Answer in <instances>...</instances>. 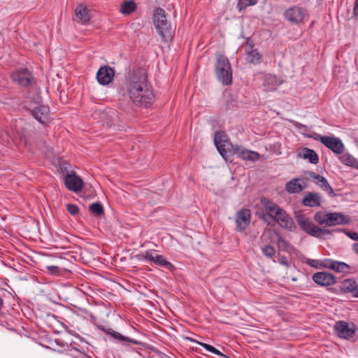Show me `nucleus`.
Returning <instances> with one entry per match:
<instances>
[{
	"instance_id": "obj_1",
	"label": "nucleus",
	"mask_w": 358,
	"mask_h": 358,
	"mask_svg": "<svg viewBox=\"0 0 358 358\" xmlns=\"http://www.w3.org/2000/svg\"><path fill=\"white\" fill-rule=\"evenodd\" d=\"M126 89L131 102L141 108H150L155 96L146 71L141 67L133 68L126 78Z\"/></svg>"
},
{
	"instance_id": "obj_2",
	"label": "nucleus",
	"mask_w": 358,
	"mask_h": 358,
	"mask_svg": "<svg viewBox=\"0 0 358 358\" xmlns=\"http://www.w3.org/2000/svg\"><path fill=\"white\" fill-rule=\"evenodd\" d=\"M222 134V131L216 132L214 141L218 152L226 161L234 155L243 160L252 162L259 159L260 155L257 152L248 150L241 145H234L230 141L222 139L224 137Z\"/></svg>"
},
{
	"instance_id": "obj_3",
	"label": "nucleus",
	"mask_w": 358,
	"mask_h": 358,
	"mask_svg": "<svg viewBox=\"0 0 358 358\" xmlns=\"http://www.w3.org/2000/svg\"><path fill=\"white\" fill-rule=\"evenodd\" d=\"M296 220L301 230L306 234L318 238L324 239L327 236H331L333 232L342 231L338 229L329 230L327 229L320 228L315 225L303 214L296 215Z\"/></svg>"
},
{
	"instance_id": "obj_4",
	"label": "nucleus",
	"mask_w": 358,
	"mask_h": 358,
	"mask_svg": "<svg viewBox=\"0 0 358 358\" xmlns=\"http://www.w3.org/2000/svg\"><path fill=\"white\" fill-rule=\"evenodd\" d=\"M215 71L217 80L224 85H230L232 83V69L228 58L218 54L215 65Z\"/></svg>"
},
{
	"instance_id": "obj_5",
	"label": "nucleus",
	"mask_w": 358,
	"mask_h": 358,
	"mask_svg": "<svg viewBox=\"0 0 358 358\" xmlns=\"http://www.w3.org/2000/svg\"><path fill=\"white\" fill-rule=\"evenodd\" d=\"M313 218L319 224H325L329 227L348 224L351 222V218L349 215L338 212L326 213L322 211H318L314 215Z\"/></svg>"
},
{
	"instance_id": "obj_6",
	"label": "nucleus",
	"mask_w": 358,
	"mask_h": 358,
	"mask_svg": "<svg viewBox=\"0 0 358 358\" xmlns=\"http://www.w3.org/2000/svg\"><path fill=\"white\" fill-rule=\"evenodd\" d=\"M136 258L141 261L145 260L152 262L156 265L163 266L171 271L176 270V267L171 262L167 261L164 256L157 255L153 251H146L145 255L138 254L136 255Z\"/></svg>"
},
{
	"instance_id": "obj_7",
	"label": "nucleus",
	"mask_w": 358,
	"mask_h": 358,
	"mask_svg": "<svg viewBox=\"0 0 358 358\" xmlns=\"http://www.w3.org/2000/svg\"><path fill=\"white\" fill-rule=\"evenodd\" d=\"M13 82L24 87L29 86L34 81L32 73L27 68H20L13 72L10 75Z\"/></svg>"
},
{
	"instance_id": "obj_8",
	"label": "nucleus",
	"mask_w": 358,
	"mask_h": 358,
	"mask_svg": "<svg viewBox=\"0 0 358 358\" xmlns=\"http://www.w3.org/2000/svg\"><path fill=\"white\" fill-rule=\"evenodd\" d=\"M305 10L299 6H292L286 9L283 16L286 20L292 24H299L301 23L305 17Z\"/></svg>"
},
{
	"instance_id": "obj_9",
	"label": "nucleus",
	"mask_w": 358,
	"mask_h": 358,
	"mask_svg": "<svg viewBox=\"0 0 358 358\" xmlns=\"http://www.w3.org/2000/svg\"><path fill=\"white\" fill-rule=\"evenodd\" d=\"M251 212L248 208H243L236 213V230L238 232L245 231L250 225Z\"/></svg>"
},
{
	"instance_id": "obj_10",
	"label": "nucleus",
	"mask_w": 358,
	"mask_h": 358,
	"mask_svg": "<svg viewBox=\"0 0 358 358\" xmlns=\"http://www.w3.org/2000/svg\"><path fill=\"white\" fill-rule=\"evenodd\" d=\"M334 331L339 338L348 340L352 338L355 334L354 324H352V327H350L348 322L343 320L336 322Z\"/></svg>"
},
{
	"instance_id": "obj_11",
	"label": "nucleus",
	"mask_w": 358,
	"mask_h": 358,
	"mask_svg": "<svg viewBox=\"0 0 358 358\" xmlns=\"http://www.w3.org/2000/svg\"><path fill=\"white\" fill-rule=\"evenodd\" d=\"M313 280L320 286L327 287L336 282V277L327 272H317L312 276Z\"/></svg>"
},
{
	"instance_id": "obj_12",
	"label": "nucleus",
	"mask_w": 358,
	"mask_h": 358,
	"mask_svg": "<svg viewBox=\"0 0 358 358\" xmlns=\"http://www.w3.org/2000/svg\"><path fill=\"white\" fill-rule=\"evenodd\" d=\"M98 329L102 331L106 335L112 336L114 339L120 343L125 344L126 343H131L135 345L141 344V342L136 341L134 338H131L127 336L122 335L121 334L115 331L113 329L110 328H106L103 325H98Z\"/></svg>"
},
{
	"instance_id": "obj_13",
	"label": "nucleus",
	"mask_w": 358,
	"mask_h": 358,
	"mask_svg": "<svg viewBox=\"0 0 358 358\" xmlns=\"http://www.w3.org/2000/svg\"><path fill=\"white\" fill-rule=\"evenodd\" d=\"M64 183L69 190L74 192H80L83 186V180L75 173L66 174Z\"/></svg>"
},
{
	"instance_id": "obj_14",
	"label": "nucleus",
	"mask_w": 358,
	"mask_h": 358,
	"mask_svg": "<svg viewBox=\"0 0 358 358\" xmlns=\"http://www.w3.org/2000/svg\"><path fill=\"white\" fill-rule=\"evenodd\" d=\"M323 145L336 155L342 154L344 151V145L341 140L334 136H327Z\"/></svg>"
},
{
	"instance_id": "obj_15",
	"label": "nucleus",
	"mask_w": 358,
	"mask_h": 358,
	"mask_svg": "<svg viewBox=\"0 0 358 358\" xmlns=\"http://www.w3.org/2000/svg\"><path fill=\"white\" fill-rule=\"evenodd\" d=\"M113 77L114 70L108 66H101L96 73L97 81L103 85L109 84Z\"/></svg>"
},
{
	"instance_id": "obj_16",
	"label": "nucleus",
	"mask_w": 358,
	"mask_h": 358,
	"mask_svg": "<svg viewBox=\"0 0 358 358\" xmlns=\"http://www.w3.org/2000/svg\"><path fill=\"white\" fill-rule=\"evenodd\" d=\"M276 215H273V222H278L282 227L291 229L294 226L291 217L281 208L276 211Z\"/></svg>"
},
{
	"instance_id": "obj_17",
	"label": "nucleus",
	"mask_w": 358,
	"mask_h": 358,
	"mask_svg": "<svg viewBox=\"0 0 358 358\" xmlns=\"http://www.w3.org/2000/svg\"><path fill=\"white\" fill-rule=\"evenodd\" d=\"M262 203L266 212V214L263 215L262 218L264 221L267 222L268 224H271V222L267 219L270 218L273 220V215H276V211H278V209H280V208L276 203L266 198H263L262 199Z\"/></svg>"
},
{
	"instance_id": "obj_18",
	"label": "nucleus",
	"mask_w": 358,
	"mask_h": 358,
	"mask_svg": "<svg viewBox=\"0 0 358 358\" xmlns=\"http://www.w3.org/2000/svg\"><path fill=\"white\" fill-rule=\"evenodd\" d=\"M157 33L162 38V41L164 43H167L171 41L174 36V30L171 28V24L168 23L163 24V25H159L155 27Z\"/></svg>"
},
{
	"instance_id": "obj_19",
	"label": "nucleus",
	"mask_w": 358,
	"mask_h": 358,
	"mask_svg": "<svg viewBox=\"0 0 358 358\" xmlns=\"http://www.w3.org/2000/svg\"><path fill=\"white\" fill-rule=\"evenodd\" d=\"M282 80L278 78L276 76L268 73L264 76L263 85L266 88V91H273L280 85H281Z\"/></svg>"
},
{
	"instance_id": "obj_20",
	"label": "nucleus",
	"mask_w": 358,
	"mask_h": 358,
	"mask_svg": "<svg viewBox=\"0 0 358 358\" xmlns=\"http://www.w3.org/2000/svg\"><path fill=\"white\" fill-rule=\"evenodd\" d=\"M75 15L83 24H87L92 18L90 10L83 3L79 4L76 8Z\"/></svg>"
},
{
	"instance_id": "obj_21",
	"label": "nucleus",
	"mask_w": 358,
	"mask_h": 358,
	"mask_svg": "<svg viewBox=\"0 0 358 358\" xmlns=\"http://www.w3.org/2000/svg\"><path fill=\"white\" fill-rule=\"evenodd\" d=\"M302 204L305 206L312 208L320 206V197L317 193L308 192L304 196Z\"/></svg>"
},
{
	"instance_id": "obj_22",
	"label": "nucleus",
	"mask_w": 358,
	"mask_h": 358,
	"mask_svg": "<svg viewBox=\"0 0 358 358\" xmlns=\"http://www.w3.org/2000/svg\"><path fill=\"white\" fill-rule=\"evenodd\" d=\"M298 156L304 159H308L313 164H317L319 162V157L316 152L308 148H303L298 153Z\"/></svg>"
},
{
	"instance_id": "obj_23",
	"label": "nucleus",
	"mask_w": 358,
	"mask_h": 358,
	"mask_svg": "<svg viewBox=\"0 0 358 358\" xmlns=\"http://www.w3.org/2000/svg\"><path fill=\"white\" fill-rule=\"evenodd\" d=\"M302 180H303L301 178H294L291 180L286 183L285 190L291 194L301 192L306 188V185H303L299 182Z\"/></svg>"
},
{
	"instance_id": "obj_24",
	"label": "nucleus",
	"mask_w": 358,
	"mask_h": 358,
	"mask_svg": "<svg viewBox=\"0 0 358 358\" xmlns=\"http://www.w3.org/2000/svg\"><path fill=\"white\" fill-rule=\"evenodd\" d=\"M268 234V238L271 239H273V236L275 237L274 242L278 245L279 250L283 251L289 250V248L290 247L289 243L281 237L278 233L275 232V231H269Z\"/></svg>"
},
{
	"instance_id": "obj_25",
	"label": "nucleus",
	"mask_w": 358,
	"mask_h": 358,
	"mask_svg": "<svg viewBox=\"0 0 358 358\" xmlns=\"http://www.w3.org/2000/svg\"><path fill=\"white\" fill-rule=\"evenodd\" d=\"M48 111L49 108L47 106L40 105L31 110V114L39 122L44 123L48 115Z\"/></svg>"
},
{
	"instance_id": "obj_26",
	"label": "nucleus",
	"mask_w": 358,
	"mask_h": 358,
	"mask_svg": "<svg viewBox=\"0 0 358 358\" xmlns=\"http://www.w3.org/2000/svg\"><path fill=\"white\" fill-rule=\"evenodd\" d=\"M168 22L165 10L160 7L155 8L153 11V23L155 27L163 25V24Z\"/></svg>"
},
{
	"instance_id": "obj_27",
	"label": "nucleus",
	"mask_w": 358,
	"mask_h": 358,
	"mask_svg": "<svg viewBox=\"0 0 358 358\" xmlns=\"http://www.w3.org/2000/svg\"><path fill=\"white\" fill-rule=\"evenodd\" d=\"M357 283L355 280L346 279L341 282V291L342 293H355Z\"/></svg>"
},
{
	"instance_id": "obj_28",
	"label": "nucleus",
	"mask_w": 358,
	"mask_h": 358,
	"mask_svg": "<svg viewBox=\"0 0 358 358\" xmlns=\"http://www.w3.org/2000/svg\"><path fill=\"white\" fill-rule=\"evenodd\" d=\"M137 8L134 0L124 1L120 4V12L124 15H130Z\"/></svg>"
},
{
	"instance_id": "obj_29",
	"label": "nucleus",
	"mask_w": 358,
	"mask_h": 358,
	"mask_svg": "<svg viewBox=\"0 0 358 358\" xmlns=\"http://www.w3.org/2000/svg\"><path fill=\"white\" fill-rule=\"evenodd\" d=\"M306 175H308L310 178H312L314 182L322 189L327 185H328L329 182L327 180V179L323 176L315 173L314 171H307Z\"/></svg>"
},
{
	"instance_id": "obj_30",
	"label": "nucleus",
	"mask_w": 358,
	"mask_h": 358,
	"mask_svg": "<svg viewBox=\"0 0 358 358\" xmlns=\"http://www.w3.org/2000/svg\"><path fill=\"white\" fill-rule=\"evenodd\" d=\"M326 266L336 272H346L350 268L347 264L336 261H331Z\"/></svg>"
},
{
	"instance_id": "obj_31",
	"label": "nucleus",
	"mask_w": 358,
	"mask_h": 358,
	"mask_svg": "<svg viewBox=\"0 0 358 358\" xmlns=\"http://www.w3.org/2000/svg\"><path fill=\"white\" fill-rule=\"evenodd\" d=\"M89 210L90 213L95 217H100L104 213L103 208L99 202L92 203L90 206Z\"/></svg>"
},
{
	"instance_id": "obj_32",
	"label": "nucleus",
	"mask_w": 358,
	"mask_h": 358,
	"mask_svg": "<svg viewBox=\"0 0 358 358\" xmlns=\"http://www.w3.org/2000/svg\"><path fill=\"white\" fill-rule=\"evenodd\" d=\"M250 63L259 64L262 61V55L257 50H252L248 52Z\"/></svg>"
},
{
	"instance_id": "obj_33",
	"label": "nucleus",
	"mask_w": 358,
	"mask_h": 358,
	"mask_svg": "<svg viewBox=\"0 0 358 358\" xmlns=\"http://www.w3.org/2000/svg\"><path fill=\"white\" fill-rule=\"evenodd\" d=\"M257 0H238L237 8L239 11L245 10L247 7L256 4Z\"/></svg>"
},
{
	"instance_id": "obj_34",
	"label": "nucleus",
	"mask_w": 358,
	"mask_h": 358,
	"mask_svg": "<svg viewBox=\"0 0 358 358\" xmlns=\"http://www.w3.org/2000/svg\"><path fill=\"white\" fill-rule=\"evenodd\" d=\"M341 160L343 163L348 166H355L356 159L349 154L343 155L341 157Z\"/></svg>"
},
{
	"instance_id": "obj_35",
	"label": "nucleus",
	"mask_w": 358,
	"mask_h": 358,
	"mask_svg": "<svg viewBox=\"0 0 358 358\" xmlns=\"http://www.w3.org/2000/svg\"><path fill=\"white\" fill-rule=\"evenodd\" d=\"M262 252L266 257L272 258L275 254V249L270 245H266L262 248Z\"/></svg>"
},
{
	"instance_id": "obj_36",
	"label": "nucleus",
	"mask_w": 358,
	"mask_h": 358,
	"mask_svg": "<svg viewBox=\"0 0 358 358\" xmlns=\"http://www.w3.org/2000/svg\"><path fill=\"white\" fill-rule=\"evenodd\" d=\"M66 210L71 215H76L79 212V208L76 204L69 203L66 205Z\"/></svg>"
},
{
	"instance_id": "obj_37",
	"label": "nucleus",
	"mask_w": 358,
	"mask_h": 358,
	"mask_svg": "<svg viewBox=\"0 0 358 358\" xmlns=\"http://www.w3.org/2000/svg\"><path fill=\"white\" fill-rule=\"evenodd\" d=\"M309 138H311L315 141H320L321 143L323 144V143L324 142V140L327 137V136H322L317 133H315V132H313V134H310L308 136Z\"/></svg>"
},
{
	"instance_id": "obj_38",
	"label": "nucleus",
	"mask_w": 358,
	"mask_h": 358,
	"mask_svg": "<svg viewBox=\"0 0 358 358\" xmlns=\"http://www.w3.org/2000/svg\"><path fill=\"white\" fill-rule=\"evenodd\" d=\"M236 107V102L233 99H230L226 101L225 109L226 110H234Z\"/></svg>"
},
{
	"instance_id": "obj_39",
	"label": "nucleus",
	"mask_w": 358,
	"mask_h": 358,
	"mask_svg": "<svg viewBox=\"0 0 358 358\" xmlns=\"http://www.w3.org/2000/svg\"><path fill=\"white\" fill-rule=\"evenodd\" d=\"M48 271L55 275H58L60 272V268L56 266H49L47 267Z\"/></svg>"
},
{
	"instance_id": "obj_40",
	"label": "nucleus",
	"mask_w": 358,
	"mask_h": 358,
	"mask_svg": "<svg viewBox=\"0 0 358 358\" xmlns=\"http://www.w3.org/2000/svg\"><path fill=\"white\" fill-rule=\"evenodd\" d=\"M345 234L354 241H358V234L355 231H345Z\"/></svg>"
},
{
	"instance_id": "obj_41",
	"label": "nucleus",
	"mask_w": 358,
	"mask_h": 358,
	"mask_svg": "<svg viewBox=\"0 0 358 358\" xmlns=\"http://www.w3.org/2000/svg\"><path fill=\"white\" fill-rule=\"evenodd\" d=\"M324 191H327L328 194L331 196V197H334L336 196V194L334 192V190L333 189V188L330 186V185L328 183V185H327L323 189Z\"/></svg>"
},
{
	"instance_id": "obj_42",
	"label": "nucleus",
	"mask_w": 358,
	"mask_h": 358,
	"mask_svg": "<svg viewBox=\"0 0 358 358\" xmlns=\"http://www.w3.org/2000/svg\"><path fill=\"white\" fill-rule=\"evenodd\" d=\"M279 262L280 264L285 265V266H289V261L287 258L285 256H282L279 258Z\"/></svg>"
},
{
	"instance_id": "obj_43",
	"label": "nucleus",
	"mask_w": 358,
	"mask_h": 358,
	"mask_svg": "<svg viewBox=\"0 0 358 358\" xmlns=\"http://www.w3.org/2000/svg\"><path fill=\"white\" fill-rule=\"evenodd\" d=\"M353 15L358 17V0H355L353 7Z\"/></svg>"
},
{
	"instance_id": "obj_44",
	"label": "nucleus",
	"mask_w": 358,
	"mask_h": 358,
	"mask_svg": "<svg viewBox=\"0 0 358 358\" xmlns=\"http://www.w3.org/2000/svg\"><path fill=\"white\" fill-rule=\"evenodd\" d=\"M197 343L199 345H200L201 346H202L203 348H204L208 352L210 350V349H211V348L213 346V345H210L209 344L201 343V342H199V341H197Z\"/></svg>"
},
{
	"instance_id": "obj_45",
	"label": "nucleus",
	"mask_w": 358,
	"mask_h": 358,
	"mask_svg": "<svg viewBox=\"0 0 358 358\" xmlns=\"http://www.w3.org/2000/svg\"><path fill=\"white\" fill-rule=\"evenodd\" d=\"M306 262L308 265H310L312 267H317V262L316 260L308 259Z\"/></svg>"
},
{
	"instance_id": "obj_46",
	"label": "nucleus",
	"mask_w": 358,
	"mask_h": 358,
	"mask_svg": "<svg viewBox=\"0 0 358 358\" xmlns=\"http://www.w3.org/2000/svg\"><path fill=\"white\" fill-rule=\"evenodd\" d=\"M353 251L358 255V243H354L352 245Z\"/></svg>"
},
{
	"instance_id": "obj_47",
	"label": "nucleus",
	"mask_w": 358,
	"mask_h": 358,
	"mask_svg": "<svg viewBox=\"0 0 358 358\" xmlns=\"http://www.w3.org/2000/svg\"><path fill=\"white\" fill-rule=\"evenodd\" d=\"M215 350H216V348L215 347L212 346V348H211V349H210V350L209 352H210L214 354Z\"/></svg>"
},
{
	"instance_id": "obj_48",
	"label": "nucleus",
	"mask_w": 358,
	"mask_h": 358,
	"mask_svg": "<svg viewBox=\"0 0 358 358\" xmlns=\"http://www.w3.org/2000/svg\"><path fill=\"white\" fill-rule=\"evenodd\" d=\"M218 356L221 357H227L225 355H224L222 352H220V353L217 354Z\"/></svg>"
},
{
	"instance_id": "obj_49",
	"label": "nucleus",
	"mask_w": 358,
	"mask_h": 358,
	"mask_svg": "<svg viewBox=\"0 0 358 358\" xmlns=\"http://www.w3.org/2000/svg\"><path fill=\"white\" fill-rule=\"evenodd\" d=\"M353 296H355V297H358V287L356 289V292L355 293L353 294Z\"/></svg>"
},
{
	"instance_id": "obj_50",
	"label": "nucleus",
	"mask_w": 358,
	"mask_h": 358,
	"mask_svg": "<svg viewBox=\"0 0 358 358\" xmlns=\"http://www.w3.org/2000/svg\"><path fill=\"white\" fill-rule=\"evenodd\" d=\"M220 351H219L217 349H216V350H215L214 354L217 355V354L220 353Z\"/></svg>"
}]
</instances>
